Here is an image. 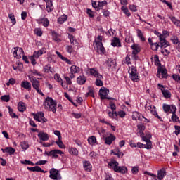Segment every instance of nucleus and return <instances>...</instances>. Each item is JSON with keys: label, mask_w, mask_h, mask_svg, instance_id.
<instances>
[{"label": "nucleus", "mask_w": 180, "mask_h": 180, "mask_svg": "<svg viewBox=\"0 0 180 180\" xmlns=\"http://www.w3.org/2000/svg\"><path fill=\"white\" fill-rule=\"evenodd\" d=\"M89 72L91 75H93L94 78H96L95 82L96 86H103V82L102 81V79H103V76L98 73L95 68L89 69Z\"/></svg>", "instance_id": "nucleus-1"}, {"label": "nucleus", "mask_w": 180, "mask_h": 180, "mask_svg": "<svg viewBox=\"0 0 180 180\" xmlns=\"http://www.w3.org/2000/svg\"><path fill=\"white\" fill-rule=\"evenodd\" d=\"M46 103L48 107H44L45 109L49 112H53V113L57 112V101L53 100L51 97H47L46 98Z\"/></svg>", "instance_id": "nucleus-2"}, {"label": "nucleus", "mask_w": 180, "mask_h": 180, "mask_svg": "<svg viewBox=\"0 0 180 180\" xmlns=\"http://www.w3.org/2000/svg\"><path fill=\"white\" fill-rule=\"evenodd\" d=\"M28 78L32 85V88L37 91V94H39L41 96H44V94L40 90V81L36 79L34 77L28 76Z\"/></svg>", "instance_id": "nucleus-3"}, {"label": "nucleus", "mask_w": 180, "mask_h": 180, "mask_svg": "<svg viewBox=\"0 0 180 180\" xmlns=\"http://www.w3.org/2000/svg\"><path fill=\"white\" fill-rule=\"evenodd\" d=\"M142 140L146 143V144H143L140 142H138L136 144V147H139V148H146V150H150L153 147V143H151V141L148 139V138L146 136L142 137Z\"/></svg>", "instance_id": "nucleus-4"}, {"label": "nucleus", "mask_w": 180, "mask_h": 180, "mask_svg": "<svg viewBox=\"0 0 180 180\" xmlns=\"http://www.w3.org/2000/svg\"><path fill=\"white\" fill-rule=\"evenodd\" d=\"M64 152L61 151L60 150H52L49 152L45 151L44 155H47L48 157H52V158H58L59 155H63Z\"/></svg>", "instance_id": "nucleus-5"}, {"label": "nucleus", "mask_w": 180, "mask_h": 180, "mask_svg": "<svg viewBox=\"0 0 180 180\" xmlns=\"http://www.w3.org/2000/svg\"><path fill=\"white\" fill-rule=\"evenodd\" d=\"M49 178L53 180H60L61 179V174L60 172L57 170L56 168H52L49 170Z\"/></svg>", "instance_id": "nucleus-6"}, {"label": "nucleus", "mask_w": 180, "mask_h": 180, "mask_svg": "<svg viewBox=\"0 0 180 180\" xmlns=\"http://www.w3.org/2000/svg\"><path fill=\"white\" fill-rule=\"evenodd\" d=\"M129 74L131 81H134V82H139L140 81V79L139 78V75H137V68H136V67H131V72Z\"/></svg>", "instance_id": "nucleus-7"}, {"label": "nucleus", "mask_w": 180, "mask_h": 180, "mask_svg": "<svg viewBox=\"0 0 180 180\" xmlns=\"http://www.w3.org/2000/svg\"><path fill=\"white\" fill-rule=\"evenodd\" d=\"M105 64L108 70H110L111 68L112 71H115V70H116V66L117 65V63L116 62V60L112 59V58H108L105 61Z\"/></svg>", "instance_id": "nucleus-8"}, {"label": "nucleus", "mask_w": 180, "mask_h": 180, "mask_svg": "<svg viewBox=\"0 0 180 180\" xmlns=\"http://www.w3.org/2000/svg\"><path fill=\"white\" fill-rule=\"evenodd\" d=\"M159 44H160V49H162V48L167 49V47L171 46L169 42L167 41V39H165V37H164L163 35H160Z\"/></svg>", "instance_id": "nucleus-9"}, {"label": "nucleus", "mask_w": 180, "mask_h": 180, "mask_svg": "<svg viewBox=\"0 0 180 180\" xmlns=\"http://www.w3.org/2000/svg\"><path fill=\"white\" fill-rule=\"evenodd\" d=\"M146 110H150V113L155 116V117H158L159 120L162 121V118L158 116V112H157V108L154 105H150L148 107H145Z\"/></svg>", "instance_id": "nucleus-10"}, {"label": "nucleus", "mask_w": 180, "mask_h": 180, "mask_svg": "<svg viewBox=\"0 0 180 180\" xmlns=\"http://www.w3.org/2000/svg\"><path fill=\"white\" fill-rule=\"evenodd\" d=\"M158 86L159 89H160L164 98H165L166 99H169V98H171V92L168 90L164 89V85H162L159 83L158 84Z\"/></svg>", "instance_id": "nucleus-11"}, {"label": "nucleus", "mask_w": 180, "mask_h": 180, "mask_svg": "<svg viewBox=\"0 0 180 180\" xmlns=\"http://www.w3.org/2000/svg\"><path fill=\"white\" fill-rule=\"evenodd\" d=\"M104 139L105 144H107V146H110L112 143L116 140V136L113 135L112 134H109V136H103Z\"/></svg>", "instance_id": "nucleus-12"}, {"label": "nucleus", "mask_w": 180, "mask_h": 180, "mask_svg": "<svg viewBox=\"0 0 180 180\" xmlns=\"http://www.w3.org/2000/svg\"><path fill=\"white\" fill-rule=\"evenodd\" d=\"M172 120L174 123H176L177 122H180L179 117L176 115V106L175 105H172Z\"/></svg>", "instance_id": "nucleus-13"}, {"label": "nucleus", "mask_w": 180, "mask_h": 180, "mask_svg": "<svg viewBox=\"0 0 180 180\" xmlns=\"http://www.w3.org/2000/svg\"><path fill=\"white\" fill-rule=\"evenodd\" d=\"M108 92H109V89H106L105 86H102L100 89L98 95H99L101 101L106 99Z\"/></svg>", "instance_id": "nucleus-14"}, {"label": "nucleus", "mask_w": 180, "mask_h": 180, "mask_svg": "<svg viewBox=\"0 0 180 180\" xmlns=\"http://www.w3.org/2000/svg\"><path fill=\"white\" fill-rule=\"evenodd\" d=\"M83 168L84 171H86V172H91L92 171V165L91 164V162L88 160H85L83 162Z\"/></svg>", "instance_id": "nucleus-15"}, {"label": "nucleus", "mask_w": 180, "mask_h": 180, "mask_svg": "<svg viewBox=\"0 0 180 180\" xmlns=\"http://www.w3.org/2000/svg\"><path fill=\"white\" fill-rule=\"evenodd\" d=\"M37 22L39 23V25H43L44 27H49V25H50V21L47 18L37 20Z\"/></svg>", "instance_id": "nucleus-16"}, {"label": "nucleus", "mask_w": 180, "mask_h": 180, "mask_svg": "<svg viewBox=\"0 0 180 180\" xmlns=\"http://www.w3.org/2000/svg\"><path fill=\"white\" fill-rule=\"evenodd\" d=\"M111 46L112 47H122V42H120V39L118 37H114L111 41Z\"/></svg>", "instance_id": "nucleus-17"}, {"label": "nucleus", "mask_w": 180, "mask_h": 180, "mask_svg": "<svg viewBox=\"0 0 180 180\" xmlns=\"http://www.w3.org/2000/svg\"><path fill=\"white\" fill-rule=\"evenodd\" d=\"M166 176L167 172L165 171V169H162L158 171V176H156V178H158L159 180H162Z\"/></svg>", "instance_id": "nucleus-18"}, {"label": "nucleus", "mask_w": 180, "mask_h": 180, "mask_svg": "<svg viewBox=\"0 0 180 180\" xmlns=\"http://www.w3.org/2000/svg\"><path fill=\"white\" fill-rule=\"evenodd\" d=\"M96 46H97L98 51H99V54L103 55L106 53V50L105 49L102 42H98L97 45Z\"/></svg>", "instance_id": "nucleus-19"}, {"label": "nucleus", "mask_w": 180, "mask_h": 180, "mask_svg": "<svg viewBox=\"0 0 180 180\" xmlns=\"http://www.w3.org/2000/svg\"><path fill=\"white\" fill-rule=\"evenodd\" d=\"M114 171L120 174H126L127 172V167L117 165V167L114 168Z\"/></svg>", "instance_id": "nucleus-20"}, {"label": "nucleus", "mask_w": 180, "mask_h": 180, "mask_svg": "<svg viewBox=\"0 0 180 180\" xmlns=\"http://www.w3.org/2000/svg\"><path fill=\"white\" fill-rule=\"evenodd\" d=\"M38 137L40 141H47L49 140V134L46 132H39L38 134Z\"/></svg>", "instance_id": "nucleus-21"}, {"label": "nucleus", "mask_w": 180, "mask_h": 180, "mask_svg": "<svg viewBox=\"0 0 180 180\" xmlns=\"http://www.w3.org/2000/svg\"><path fill=\"white\" fill-rule=\"evenodd\" d=\"M21 86L22 88H24V89H27V91L32 90V84L26 80H24L21 82Z\"/></svg>", "instance_id": "nucleus-22"}, {"label": "nucleus", "mask_w": 180, "mask_h": 180, "mask_svg": "<svg viewBox=\"0 0 180 180\" xmlns=\"http://www.w3.org/2000/svg\"><path fill=\"white\" fill-rule=\"evenodd\" d=\"M1 151L3 153H7L8 154H9V155H13L16 150H15V148L12 147H6V148H1Z\"/></svg>", "instance_id": "nucleus-23"}, {"label": "nucleus", "mask_w": 180, "mask_h": 180, "mask_svg": "<svg viewBox=\"0 0 180 180\" xmlns=\"http://www.w3.org/2000/svg\"><path fill=\"white\" fill-rule=\"evenodd\" d=\"M119 165V162L117 161L112 160L110 162H108V168L113 169L115 171V168H116Z\"/></svg>", "instance_id": "nucleus-24"}, {"label": "nucleus", "mask_w": 180, "mask_h": 180, "mask_svg": "<svg viewBox=\"0 0 180 180\" xmlns=\"http://www.w3.org/2000/svg\"><path fill=\"white\" fill-rule=\"evenodd\" d=\"M78 85H84L86 82V77L84 75H80L77 78Z\"/></svg>", "instance_id": "nucleus-25"}, {"label": "nucleus", "mask_w": 180, "mask_h": 180, "mask_svg": "<svg viewBox=\"0 0 180 180\" xmlns=\"http://www.w3.org/2000/svg\"><path fill=\"white\" fill-rule=\"evenodd\" d=\"M131 49H132V54H139L140 51H141V49L140 48V46L137 44H134L131 46Z\"/></svg>", "instance_id": "nucleus-26"}, {"label": "nucleus", "mask_w": 180, "mask_h": 180, "mask_svg": "<svg viewBox=\"0 0 180 180\" xmlns=\"http://www.w3.org/2000/svg\"><path fill=\"white\" fill-rule=\"evenodd\" d=\"M159 72L162 75L161 79L167 78L168 77V72L167 71V69L165 68L160 67L158 68Z\"/></svg>", "instance_id": "nucleus-27"}, {"label": "nucleus", "mask_w": 180, "mask_h": 180, "mask_svg": "<svg viewBox=\"0 0 180 180\" xmlns=\"http://www.w3.org/2000/svg\"><path fill=\"white\" fill-rule=\"evenodd\" d=\"M51 36L53 37V40L54 41L60 42L61 41V39H60V36H61L60 34L57 33L56 31L51 32Z\"/></svg>", "instance_id": "nucleus-28"}, {"label": "nucleus", "mask_w": 180, "mask_h": 180, "mask_svg": "<svg viewBox=\"0 0 180 180\" xmlns=\"http://www.w3.org/2000/svg\"><path fill=\"white\" fill-rule=\"evenodd\" d=\"M162 108L165 113H168V112H169V113H172V112H174V110H172V105H169L167 104H163Z\"/></svg>", "instance_id": "nucleus-29"}, {"label": "nucleus", "mask_w": 180, "mask_h": 180, "mask_svg": "<svg viewBox=\"0 0 180 180\" xmlns=\"http://www.w3.org/2000/svg\"><path fill=\"white\" fill-rule=\"evenodd\" d=\"M54 10V6H53V1H50L46 2V11L49 13H50V12H53V11Z\"/></svg>", "instance_id": "nucleus-30"}, {"label": "nucleus", "mask_w": 180, "mask_h": 180, "mask_svg": "<svg viewBox=\"0 0 180 180\" xmlns=\"http://www.w3.org/2000/svg\"><path fill=\"white\" fill-rule=\"evenodd\" d=\"M108 5V1L106 0H104L103 1H98V7H96V11L98 12V11H101L102 9V7L106 6Z\"/></svg>", "instance_id": "nucleus-31"}, {"label": "nucleus", "mask_w": 180, "mask_h": 180, "mask_svg": "<svg viewBox=\"0 0 180 180\" xmlns=\"http://www.w3.org/2000/svg\"><path fill=\"white\" fill-rule=\"evenodd\" d=\"M137 37L141 41H146V38L144 37V34H143V32L141 30H136Z\"/></svg>", "instance_id": "nucleus-32"}, {"label": "nucleus", "mask_w": 180, "mask_h": 180, "mask_svg": "<svg viewBox=\"0 0 180 180\" xmlns=\"http://www.w3.org/2000/svg\"><path fill=\"white\" fill-rule=\"evenodd\" d=\"M18 109L19 112H24L26 110V106H25V103L20 101L18 103Z\"/></svg>", "instance_id": "nucleus-33"}, {"label": "nucleus", "mask_w": 180, "mask_h": 180, "mask_svg": "<svg viewBox=\"0 0 180 180\" xmlns=\"http://www.w3.org/2000/svg\"><path fill=\"white\" fill-rule=\"evenodd\" d=\"M66 20H67V15L65 14H63V15H61L58 18V23L59 25H63V23H64V22H66Z\"/></svg>", "instance_id": "nucleus-34"}, {"label": "nucleus", "mask_w": 180, "mask_h": 180, "mask_svg": "<svg viewBox=\"0 0 180 180\" xmlns=\"http://www.w3.org/2000/svg\"><path fill=\"white\" fill-rule=\"evenodd\" d=\"M8 109V113L11 116V117H12L13 119H18V115H16V113L13 112V109H12L11 108V106L7 107Z\"/></svg>", "instance_id": "nucleus-35"}, {"label": "nucleus", "mask_w": 180, "mask_h": 180, "mask_svg": "<svg viewBox=\"0 0 180 180\" xmlns=\"http://www.w3.org/2000/svg\"><path fill=\"white\" fill-rule=\"evenodd\" d=\"M141 114L137 111L133 112L132 120H140Z\"/></svg>", "instance_id": "nucleus-36"}, {"label": "nucleus", "mask_w": 180, "mask_h": 180, "mask_svg": "<svg viewBox=\"0 0 180 180\" xmlns=\"http://www.w3.org/2000/svg\"><path fill=\"white\" fill-rule=\"evenodd\" d=\"M70 72L74 73V74H78L79 72V68L77 67V65H72L70 68Z\"/></svg>", "instance_id": "nucleus-37"}, {"label": "nucleus", "mask_w": 180, "mask_h": 180, "mask_svg": "<svg viewBox=\"0 0 180 180\" xmlns=\"http://www.w3.org/2000/svg\"><path fill=\"white\" fill-rule=\"evenodd\" d=\"M87 141L89 144H90L91 146H94V144L96 143V137H95V136H91V137L88 138Z\"/></svg>", "instance_id": "nucleus-38"}, {"label": "nucleus", "mask_w": 180, "mask_h": 180, "mask_svg": "<svg viewBox=\"0 0 180 180\" xmlns=\"http://www.w3.org/2000/svg\"><path fill=\"white\" fill-rule=\"evenodd\" d=\"M170 40L173 44H178L180 42L179 39H178V36L176 35L172 36Z\"/></svg>", "instance_id": "nucleus-39"}, {"label": "nucleus", "mask_w": 180, "mask_h": 180, "mask_svg": "<svg viewBox=\"0 0 180 180\" xmlns=\"http://www.w3.org/2000/svg\"><path fill=\"white\" fill-rule=\"evenodd\" d=\"M150 49L153 51H157L160 49V42H155L150 45Z\"/></svg>", "instance_id": "nucleus-40"}, {"label": "nucleus", "mask_w": 180, "mask_h": 180, "mask_svg": "<svg viewBox=\"0 0 180 180\" xmlns=\"http://www.w3.org/2000/svg\"><path fill=\"white\" fill-rule=\"evenodd\" d=\"M121 10L122 11L123 13L126 15L127 16H131V13H130V11H129V8L127 7L122 6L121 7Z\"/></svg>", "instance_id": "nucleus-41"}, {"label": "nucleus", "mask_w": 180, "mask_h": 180, "mask_svg": "<svg viewBox=\"0 0 180 180\" xmlns=\"http://www.w3.org/2000/svg\"><path fill=\"white\" fill-rule=\"evenodd\" d=\"M19 50L20 53H25V51H23V49L22 48H19V47H14V51L13 53V57H18V51Z\"/></svg>", "instance_id": "nucleus-42"}, {"label": "nucleus", "mask_w": 180, "mask_h": 180, "mask_svg": "<svg viewBox=\"0 0 180 180\" xmlns=\"http://www.w3.org/2000/svg\"><path fill=\"white\" fill-rule=\"evenodd\" d=\"M56 144H57L59 148H65V145H64L61 139L56 141Z\"/></svg>", "instance_id": "nucleus-43"}, {"label": "nucleus", "mask_w": 180, "mask_h": 180, "mask_svg": "<svg viewBox=\"0 0 180 180\" xmlns=\"http://www.w3.org/2000/svg\"><path fill=\"white\" fill-rule=\"evenodd\" d=\"M8 18L13 25H16V18H15V15H13V13L8 14Z\"/></svg>", "instance_id": "nucleus-44"}, {"label": "nucleus", "mask_w": 180, "mask_h": 180, "mask_svg": "<svg viewBox=\"0 0 180 180\" xmlns=\"http://www.w3.org/2000/svg\"><path fill=\"white\" fill-rule=\"evenodd\" d=\"M69 153L71 155H78V150L77 148H70L69 149Z\"/></svg>", "instance_id": "nucleus-45"}, {"label": "nucleus", "mask_w": 180, "mask_h": 180, "mask_svg": "<svg viewBox=\"0 0 180 180\" xmlns=\"http://www.w3.org/2000/svg\"><path fill=\"white\" fill-rule=\"evenodd\" d=\"M89 156L90 157V158H91L92 160H96V158H98V157H99V155L98 153H96L95 151H91Z\"/></svg>", "instance_id": "nucleus-46"}, {"label": "nucleus", "mask_w": 180, "mask_h": 180, "mask_svg": "<svg viewBox=\"0 0 180 180\" xmlns=\"http://www.w3.org/2000/svg\"><path fill=\"white\" fill-rule=\"evenodd\" d=\"M38 115L39 117L41 122H43V123H46V122H47V119L44 117V113L40 112H38Z\"/></svg>", "instance_id": "nucleus-47"}, {"label": "nucleus", "mask_w": 180, "mask_h": 180, "mask_svg": "<svg viewBox=\"0 0 180 180\" xmlns=\"http://www.w3.org/2000/svg\"><path fill=\"white\" fill-rule=\"evenodd\" d=\"M20 146L22 150H27V148H29V143H27L26 141L21 142Z\"/></svg>", "instance_id": "nucleus-48"}, {"label": "nucleus", "mask_w": 180, "mask_h": 180, "mask_svg": "<svg viewBox=\"0 0 180 180\" xmlns=\"http://www.w3.org/2000/svg\"><path fill=\"white\" fill-rule=\"evenodd\" d=\"M40 167L39 166H35L33 167H27V169H28V171H31L32 172H39V169Z\"/></svg>", "instance_id": "nucleus-49"}, {"label": "nucleus", "mask_w": 180, "mask_h": 180, "mask_svg": "<svg viewBox=\"0 0 180 180\" xmlns=\"http://www.w3.org/2000/svg\"><path fill=\"white\" fill-rule=\"evenodd\" d=\"M88 96H91V98H95V94H94V89H89V92L86 94V98Z\"/></svg>", "instance_id": "nucleus-50"}, {"label": "nucleus", "mask_w": 180, "mask_h": 180, "mask_svg": "<svg viewBox=\"0 0 180 180\" xmlns=\"http://www.w3.org/2000/svg\"><path fill=\"white\" fill-rule=\"evenodd\" d=\"M1 101L4 102H9L11 101V96L9 95H4L1 97Z\"/></svg>", "instance_id": "nucleus-51"}, {"label": "nucleus", "mask_w": 180, "mask_h": 180, "mask_svg": "<svg viewBox=\"0 0 180 180\" xmlns=\"http://www.w3.org/2000/svg\"><path fill=\"white\" fill-rule=\"evenodd\" d=\"M124 63V64H127V65L131 64V59H130V55L126 56Z\"/></svg>", "instance_id": "nucleus-52"}, {"label": "nucleus", "mask_w": 180, "mask_h": 180, "mask_svg": "<svg viewBox=\"0 0 180 180\" xmlns=\"http://www.w3.org/2000/svg\"><path fill=\"white\" fill-rule=\"evenodd\" d=\"M30 72H32V74H33V75H37L38 77H43V75L41 74L39 71H37V70H36V69H33V70H30Z\"/></svg>", "instance_id": "nucleus-53"}, {"label": "nucleus", "mask_w": 180, "mask_h": 180, "mask_svg": "<svg viewBox=\"0 0 180 180\" xmlns=\"http://www.w3.org/2000/svg\"><path fill=\"white\" fill-rule=\"evenodd\" d=\"M34 32L35 34H37V36L40 37V36L43 35V32L41 31V29H40V28H36Z\"/></svg>", "instance_id": "nucleus-54"}, {"label": "nucleus", "mask_w": 180, "mask_h": 180, "mask_svg": "<svg viewBox=\"0 0 180 180\" xmlns=\"http://www.w3.org/2000/svg\"><path fill=\"white\" fill-rule=\"evenodd\" d=\"M54 79L58 82H63V79H61V76H60V74H58V73L55 74Z\"/></svg>", "instance_id": "nucleus-55"}, {"label": "nucleus", "mask_w": 180, "mask_h": 180, "mask_svg": "<svg viewBox=\"0 0 180 180\" xmlns=\"http://www.w3.org/2000/svg\"><path fill=\"white\" fill-rule=\"evenodd\" d=\"M16 84V80L13 78H10L8 80V82L6 83L7 86H9V85H15Z\"/></svg>", "instance_id": "nucleus-56"}, {"label": "nucleus", "mask_w": 180, "mask_h": 180, "mask_svg": "<svg viewBox=\"0 0 180 180\" xmlns=\"http://www.w3.org/2000/svg\"><path fill=\"white\" fill-rule=\"evenodd\" d=\"M172 78L174 81H176V82H178V84H180V76L176 75V74H174L172 75Z\"/></svg>", "instance_id": "nucleus-57"}, {"label": "nucleus", "mask_w": 180, "mask_h": 180, "mask_svg": "<svg viewBox=\"0 0 180 180\" xmlns=\"http://www.w3.org/2000/svg\"><path fill=\"white\" fill-rule=\"evenodd\" d=\"M86 13H87V15H89V18H95L94 11H92V10H91V8H87Z\"/></svg>", "instance_id": "nucleus-58"}, {"label": "nucleus", "mask_w": 180, "mask_h": 180, "mask_svg": "<svg viewBox=\"0 0 180 180\" xmlns=\"http://www.w3.org/2000/svg\"><path fill=\"white\" fill-rule=\"evenodd\" d=\"M72 116L75 119H81L82 114L81 113H76V112H72Z\"/></svg>", "instance_id": "nucleus-59"}, {"label": "nucleus", "mask_w": 180, "mask_h": 180, "mask_svg": "<svg viewBox=\"0 0 180 180\" xmlns=\"http://www.w3.org/2000/svg\"><path fill=\"white\" fill-rule=\"evenodd\" d=\"M47 164V160H39L35 163V165H45Z\"/></svg>", "instance_id": "nucleus-60"}, {"label": "nucleus", "mask_w": 180, "mask_h": 180, "mask_svg": "<svg viewBox=\"0 0 180 180\" xmlns=\"http://www.w3.org/2000/svg\"><path fill=\"white\" fill-rule=\"evenodd\" d=\"M30 60L31 61V64H32V65H36L37 64V62H36V58L33 56H30Z\"/></svg>", "instance_id": "nucleus-61"}, {"label": "nucleus", "mask_w": 180, "mask_h": 180, "mask_svg": "<svg viewBox=\"0 0 180 180\" xmlns=\"http://www.w3.org/2000/svg\"><path fill=\"white\" fill-rule=\"evenodd\" d=\"M174 129H175V134L176 136H178V134H180V126H178V125H175L174 126Z\"/></svg>", "instance_id": "nucleus-62"}, {"label": "nucleus", "mask_w": 180, "mask_h": 180, "mask_svg": "<svg viewBox=\"0 0 180 180\" xmlns=\"http://www.w3.org/2000/svg\"><path fill=\"white\" fill-rule=\"evenodd\" d=\"M91 4L93 8H94L95 11H96V8H98V1L91 0Z\"/></svg>", "instance_id": "nucleus-63"}, {"label": "nucleus", "mask_w": 180, "mask_h": 180, "mask_svg": "<svg viewBox=\"0 0 180 180\" xmlns=\"http://www.w3.org/2000/svg\"><path fill=\"white\" fill-rule=\"evenodd\" d=\"M131 172L132 174H134V175H136V174L139 173V167H134L131 169Z\"/></svg>", "instance_id": "nucleus-64"}]
</instances>
